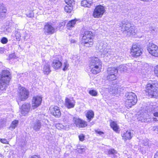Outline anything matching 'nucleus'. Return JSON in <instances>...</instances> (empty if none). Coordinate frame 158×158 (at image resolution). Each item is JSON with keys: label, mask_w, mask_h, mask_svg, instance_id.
I'll return each mask as SVG.
<instances>
[{"label": "nucleus", "mask_w": 158, "mask_h": 158, "mask_svg": "<svg viewBox=\"0 0 158 158\" xmlns=\"http://www.w3.org/2000/svg\"><path fill=\"white\" fill-rule=\"evenodd\" d=\"M129 69V66L127 64L120 65L118 69L114 67H109L107 69V75L104 76V78L110 81L115 80L117 78L118 70L125 72Z\"/></svg>", "instance_id": "obj_1"}, {"label": "nucleus", "mask_w": 158, "mask_h": 158, "mask_svg": "<svg viewBox=\"0 0 158 158\" xmlns=\"http://www.w3.org/2000/svg\"><path fill=\"white\" fill-rule=\"evenodd\" d=\"M89 66L91 72L94 74L99 73L102 69V62L98 58L92 57L89 60Z\"/></svg>", "instance_id": "obj_2"}, {"label": "nucleus", "mask_w": 158, "mask_h": 158, "mask_svg": "<svg viewBox=\"0 0 158 158\" xmlns=\"http://www.w3.org/2000/svg\"><path fill=\"white\" fill-rule=\"evenodd\" d=\"M121 30L124 34L128 36L134 35L135 34L136 27L134 26H131L129 22L127 20H124L121 22Z\"/></svg>", "instance_id": "obj_3"}, {"label": "nucleus", "mask_w": 158, "mask_h": 158, "mask_svg": "<svg viewBox=\"0 0 158 158\" xmlns=\"http://www.w3.org/2000/svg\"><path fill=\"white\" fill-rule=\"evenodd\" d=\"M146 91L151 98H157L158 96V82L155 81L148 83Z\"/></svg>", "instance_id": "obj_4"}, {"label": "nucleus", "mask_w": 158, "mask_h": 158, "mask_svg": "<svg viewBox=\"0 0 158 158\" xmlns=\"http://www.w3.org/2000/svg\"><path fill=\"white\" fill-rule=\"evenodd\" d=\"M11 77V75L10 71L4 70L0 73V81L5 83H9Z\"/></svg>", "instance_id": "obj_5"}, {"label": "nucleus", "mask_w": 158, "mask_h": 158, "mask_svg": "<svg viewBox=\"0 0 158 158\" xmlns=\"http://www.w3.org/2000/svg\"><path fill=\"white\" fill-rule=\"evenodd\" d=\"M92 32L90 31H85L82 38L81 44H83L84 43L89 42V44L93 45V40L92 38Z\"/></svg>", "instance_id": "obj_6"}, {"label": "nucleus", "mask_w": 158, "mask_h": 158, "mask_svg": "<svg viewBox=\"0 0 158 158\" xmlns=\"http://www.w3.org/2000/svg\"><path fill=\"white\" fill-rule=\"evenodd\" d=\"M105 11L104 6L99 5L96 6L93 13V16L95 18H99L102 17Z\"/></svg>", "instance_id": "obj_7"}, {"label": "nucleus", "mask_w": 158, "mask_h": 158, "mask_svg": "<svg viewBox=\"0 0 158 158\" xmlns=\"http://www.w3.org/2000/svg\"><path fill=\"white\" fill-rule=\"evenodd\" d=\"M19 99L22 101H24L27 99L29 95L28 91L23 87L20 88L18 91Z\"/></svg>", "instance_id": "obj_8"}, {"label": "nucleus", "mask_w": 158, "mask_h": 158, "mask_svg": "<svg viewBox=\"0 0 158 158\" xmlns=\"http://www.w3.org/2000/svg\"><path fill=\"white\" fill-rule=\"evenodd\" d=\"M44 32L46 35H51L55 32V29L52 24L48 22L44 25Z\"/></svg>", "instance_id": "obj_9"}, {"label": "nucleus", "mask_w": 158, "mask_h": 158, "mask_svg": "<svg viewBox=\"0 0 158 158\" xmlns=\"http://www.w3.org/2000/svg\"><path fill=\"white\" fill-rule=\"evenodd\" d=\"M143 49L140 47L137 44L133 45L131 50V54L135 57L140 56L142 53Z\"/></svg>", "instance_id": "obj_10"}, {"label": "nucleus", "mask_w": 158, "mask_h": 158, "mask_svg": "<svg viewBox=\"0 0 158 158\" xmlns=\"http://www.w3.org/2000/svg\"><path fill=\"white\" fill-rule=\"evenodd\" d=\"M147 50L149 53L152 55L158 56V47L155 44H149L147 47Z\"/></svg>", "instance_id": "obj_11"}, {"label": "nucleus", "mask_w": 158, "mask_h": 158, "mask_svg": "<svg viewBox=\"0 0 158 158\" xmlns=\"http://www.w3.org/2000/svg\"><path fill=\"white\" fill-rule=\"evenodd\" d=\"M42 101V98L38 96H34L32 100V107L33 109H35L39 106L41 104Z\"/></svg>", "instance_id": "obj_12"}, {"label": "nucleus", "mask_w": 158, "mask_h": 158, "mask_svg": "<svg viewBox=\"0 0 158 158\" xmlns=\"http://www.w3.org/2000/svg\"><path fill=\"white\" fill-rule=\"evenodd\" d=\"M51 114L57 118H59L61 115V112L59 107L57 106H51L50 108Z\"/></svg>", "instance_id": "obj_13"}, {"label": "nucleus", "mask_w": 158, "mask_h": 158, "mask_svg": "<svg viewBox=\"0 0 158 158\" xmlns=\"http://www.w3.org/2000/svg\"><path fill=\"white\" fill-rule=\"evenodd\" d=\"M138 119L142 122L149 123L152 122V119L150 118L149 115L145 113L143 114L139 115L138 117Z\"/></svg>", "instance_id": "obj_14"}, {"label": "nucleus", "mask_w": 158, "mask_h": 158, "mask_svg": "<svg viewBox=\"0 0 158 158\" xmlns=\"http://www.w3.org/2000/svg\"><path fill=\"white\" fill-rule=\"evenodd\" d=\"M75 102L73 98H66L65 101V106L68 109L73 108L75 105Z\"/></svg>", "instance_id": "obj_15"}, {"label": "nucleus", "mask_w": 158, "mask_h": 158, "mask_svg": "<svg viewBox=\"0 0 158 158\" xmlns=\"http://www.w3.org/2000/svg\"><path fill=\"white\" fill-rule=\"evenodd\" d=\"M30 104L28 103H25L21 107V113L23 115L25 116L29 112L30 109Z\"/></svg>", "instance_id": "obj_16"}, {"label": "nucleus", "mask_w": 158, "mask_h": 158, "mask_svg": "<svg viewBox=\"0 0 158 158\" xmlns=\"http://www.w3.org/2000/svg\"><path fill=\"white\" fill-rule=\"evenodd\" d=\"M73 120L75 124L78 127H84L87 125L86 122L79 118H74Z\"/></svg>", "instance_id": "obj_17"}, {"label": "nucleus", "mask_w": 158, "mask_h": 158, "mask_svg": "<svg viewBox=\"0 0 158 158\" xmlns=\"http://www.w3.org/2000/svg\"><path fill=\"white\" fill-rule=\"evenodd\" d=\"M123 139L125 141L127 139H130L133 136V133L130 131H127L122 134Z\"/></svg>", "instance_id": "obj_18"}, {"label": "nucleus", "mask_w": 158, "mask_h": 158, "mask_svg": "<svg viewBox=\"0 0 158 158\" xmlns=\"http://www.w3.org/2000/svg\"><path fill=\"white\" fill-rule=\"evenodd\" d=\"M62 63L57 58L53 60L52 66L55 69H59L62 66Z\"/></svg>", "instance_id": "obj_19"}, {"label": "nucleus", "mask_w": 158, "mask_h": 158, "mask_svg": "<svg viewBox=\"0 0 158 158\" xmlns=\"http://www.w3.org/2000/svg\"><path fill=\"white\" fill-rule=\"evenodd\" d=\"M126 99L136 102H137V97L135 94L132 92L127 94Z\"/></svg>", "instance_id": "obj_20"}, {"label": "nucleus", "mask_w": 158, "mask_h": 158, "mask_svg": "<svg viewBox=\"0 0 158 158\" xmlns=\"http://www.w3.org/2000/svg\"><path fill=\"white\" fill-rule=\"evenodd\" d=\"M43 71L44 74H48L51 72L50 64L46 63L43 67Z\"/></svg>", "instance_id": "obj_21"}, {"label": "nucleus", "mask_w": 158, "mask_h": 158, "mask_svg": "<svg viewBox=\"0 0 158 158\" xmlns=\"http://www.w3.org/2000/svg\"><path fill=\"white\" fill-rule=\"evenodd\" d=\"M93 4L92 0H84L81 3L82 6L87 7H90Z\"/></svg>", "instance_id": "obj_22"}, {"label": "nucleus", "mask_w": 158, "mask_h": 158, "mask_svg": "<svg viewBox=\"0 0 158 158\" xmlns=\"http://www.w3.org/2000/svg\"><path fill=\"white\" fill-rule=\"evenodd\" d=\"M116 85H113L108 88V91L110 94L115 95L116 94Z\"/></svg>", "instance_id": "obj_23"}, {"label": "nucleus", "mask_w": 158, "mask_h": 158, "mask_svg": "<svg viewBox=\"0 0 158 158\" xmlns=\"http://www.w3.org/2000/svg\"><path fill=\"white\" fill-rule=\"evenodd\" d=\"M41 125L39 120H37L34 124L33 129L35 131H38L41 128Z\"/></svg>", "instance_id": "obj_24"}, {"label": "nucleus", "mask_w": 158, "mask_h": 158, "mask_svg": "<svg viewBox=\"0 0 158 158\" xmlns=\"http://www.w3.org/2000/svg\"><path fill=\"white\" fill-rule=\"evenodd\" d=\"M76 22V19L72 20L69 21L67 24V27L68 29L70 30L72 28L74 27Z\"/></svg>", "instance_id": "obj_25"}, {"label": "nucleus", "mask_w": 158, "mask_h": 158, "mask_svg": "<svg viewBox=\"0 0 158 158\" xmlns=\"http://www.w3.org/2000/svg\"><path fill=\"white\" fill-rule=\"evenodd\" d=\"M136 103V102L126 99L125 105L128 108H131L132 106L135 105Z\"/></svg>", "instance_id": "obj_26"}, {"label": "nucleus", "mask_w": 158, "mask_h": 158, "mask_svg": "<svg viewBox=\"0 0 158 158\" xmlns=\"http://www.w3.org/2000/svg\"><path fill=\"white\" fill-rule=\"evenodd\" d=\"M110 126L115 131L117 132L118 131L119 128V127L116 123L114 121H112L110 123Z\"/></svg>", "instance_id": "obj_27"}, {"label": "nucleus", "mask_w": 158, "mask_h": 158, "mask_svg": "<svg viewBox=\"0 0 158 158\" xmlns=\"http://www.w3.org/2000/svg\"><path fill=\"white\" fill-rule=\"evenodd\" d=\"M39 117L42 122L47 124L48 122V120H47V116H46L44 114H41L39 115Z\"/></svg>", "instance_id": "obj_28"}, {"label": "nucleus", "mask_w": 158, "mask_h": 158, "mask_svg": "<svg viewBox=\"0 0 158 158\" xmlns=\"http://www.w3.org/2000/svg\"><path fill=\"white\" fill-rule=\"evenodd\" d=\"M94 115V113L92 111H89L87 112L86 117L89 122L90 121L91 119L93 118Z\"/></svg>", "instance_id": "obj_29"}, {"label": "nucleus", "mask_w": 158, "mask_h": 158, "mask_svg": "<svg viewBox=\"0 0 158 158\" xmlns=\"http://www.w3.org/2000/svg\"><path fill=\"white\" fill-rule=\"evenodd\" d=\"M6 9L3 6H1L0 9V18L4 17L6 15Z\"/></svg>", "instance_id": "obj_30"}, {"label": "nucleus", "mask_w": 158, "mask_h": 158, "mask_svg": "<svg viewBox=\"0 0 158 158\" xmlns=\"http://www.w3.org/2000/svg\"><path fill=\"white\" fill-rule=\"evenodd\" d=\"M9 83H5L0 81V90H4L6 89L7 87V85H8Z\"/></svg>", "instance_id": "obj_31"}, {"label": "nucleus", "mask_w": 158, "mask_h": 158, "mask_svg": "<svg viewBox=\"0 0 158 158\" xmlns=\"http://www.w3.org/2000/svg\"><path fill=\"white\" fill-rule=\"evenodd\" d=\"M18 120H15L13 121L10 127H9L10 129L12 130L14 129L18 126Z\"/></svg>", "instance_id": "obj_32"}, {"label": "nucleus", "mask_w": 158, "mask_h": 158, "mask_svg": "<svg viewBox=\"0 0 158 158\" xmlns=\"http://www.w3.org/2000/svg\"><path fill=\"white\" fill-rule=\"evenodd\" d=\"M72 4H69L65 6L64 8V11L67 13L71 12L73 10V7L71 6Z\"/></svg>", "instance_id": "obj_33"}, {"label": "nucleus", "mask_w": 158, "mask_h": 158, "mask_svg": "<svg viewBox=\"0 0 158 158\" xmlns=\"http://www.w3.org/2000/svg\"><path fill=\"white\" fill-rule=\"evenodd\" d=\"M89 93L93 96H97L98 95L97 92L94 89L90 90L89 92Z\"/></svg>", "instance_id": "obj_34"}, {"label": "nucleus", "mask_w": 158, "mask_h": 158, "mask_svg": "<svg viewBox=\"0 0 158 158\" xmlns=\"http://www.w3.org/2000/svg\"><path fill=\"white\" fill-rule=\"evenodd\" d=\"M15 35L16 39L17 40H20L21 37V35L20 32L18 31H16L15 32Z\"/></svg>", "instance_id": "obj_35"}, {"label": "nucleus", "mask_w": 158, "mask_h": 158, "mask_svg": "<svg viewBox=\"0 0 158 158\" xmlns=\"http://www.w3.org/2000/svg\"><path fill=\"white\" fill-rule=\"evenodd\" d=\"M109 154L115 155L117 153V152L114 149L111 148L109 149L108 151Z\"/></svg>", "instance_id": "obj_36"}, {"label": "nucleus", "mask_w": 158, "mask_h": 158, "mask_svg": "<svg viewBox=\"0 0 158 158\" xmlns=\"http://www.w3.org/2000/svg\"><path fill=\"white\" fill-rule=\"evenodd\" d=\"M55 126L58 129H61L63 128L64 127V126L61 123H56Z\"/></svg>", "instance_id": "obj_37"}, {"label": "nucleus", "mask_w": 158, "mask_h": 158, "mask_svg": "<svg viewBox=\"0 0 158 158\" xmlns=\"http://www.w3.org/2000/svg\"><path fill=\"white\" fill-rule=\"evenodd\" d=\"M149 31L152 33H154L156 31V29L155 27L152 26H150L149 27Z\"/></svg>", "instance_id": "obj_38"}, {"label": "nucleus", "mask_w": 158, "mask_h": 158, "mask_svg": "<svg viewBox=\"0 0 158 158\" xmlns=\"http://www.w3.org/2000/svg\"><path fill=\"white\" fill-rule=\"evenodd\" d=\"M27 17L29 18H32L34 17V14L33 11L30 12L26 14Z\"/></svg>", "instance_id": "obj_39"}, {"label": "nucleus", "mask_w": 158, "mask_h": 158, "mask_svg": "<svg viewBox=\"0 0 158 158\" xmlns=\"http://www.w3.org/2000/svg\"><path fill=\"white\" fill-rule=\"evenodd\" d=\"M63 66L64 67L63 69V70L64 71L66 70L69 67V64L67 62H64V63Z\"/></svg>", "instance_id": "obj_40"}, {"label": "nucleus", "mask_w": 158, "mask_h": 158, "mask_svg": "<svg viewBox=\"0 0 158 158\" xmlns=\"http://www.w3.org/2000/svg\"><path fill=\"white\" fill-rule=\"evenodd\" d=\"M116 91L117 92L116 94H119L121 92H122L123 89L121 88L118 85H116Z\"/></svg>", "instance_id": "obj_41"}, {"label": "nucleus", "mask_w": 158, "mask_h": 158, "mask_svg": "<svg viewBox=\"0 0 158 158\" xmlns=\"http://www.w3.org/2000/svg\"><path fill=\"white\" fill-rule=\"evenodd\" d=\"M1 42L3 44H5L7 42L8 40L6 38L3 37L1 39Z\"/></svg>", "instance_id": "obj_42"}, {"label": "nucleus", "mask_w": 158, "mask_h": 158, "mask_svg": "<svg viewBox=\"0 0 158 158\" xmlns=\"http://www.w3.org/2000/svg\"><path fill=\"white\" fill-rule=\"evenodd\" d=\"M110 49H109L107 48H105L102 51L104 55L106 54L107 53H108V52L110 51Z\"/></svg>", "instance_id": "obj_43"}, {"label": "nucleus", "mask_w": 158, "mask_h": 158, "mask_svg": "<svg viewBox=\"0 0 158 158\" xmlns=\"http://www.w3.org/2000/svg\"><path fill=\"white\" fill-rule=\"evenodd\" d=\"M85 136L83 134H81L79 135V138L80 140L81 141H83L85 139Z\"/></svg>", "instance_id": "obj_44"}, {"label": "nucleus", "mask_w": 158, "mask_h": 158, "mask_svg": "<svg viewBox=\"0 0 158 158\" xmlns=\"http://www.w3.org/2000/svg\"><path fill=\"white\" fill-rule=\"evenodd\" d=\"M65 2L68 5L69 4H72L74 2V0H64Z\"/></svg>", "instance_id": "obj_45"}, {"label": "nucleus", "mask_w": 158, "mask_h": 158, "mask_svg": "<svg viewBox=\"0 0 158 158\" xmlns=\"http://www.w3.org/2000/svg\"><path fill=\"white\" fill-rule=\"evenodd\" d=\"M154 72L156 76L158 77V65L155 67Z\"/></svg>", "instance_id": "obj_46"}, {"label": "nucleus", "mask_w": 158, "mask_h": 158, "mask_svg": "<svg viewBox=\"0 0 158 158\" xmlns=\"http://www.w3.org/2000/svg\"><path fill=\"white\" fill-rule=\"evenodd\" d=\"M78 152L80 153L84 152L85 151V149L84 148H78L77 149Z\"/></svg>", "instance_id": "obj_47"}, {"label": "nucleus", "mask_w": 158, "mask_h": 158, "mask_svg": "<svg viewBox=\"0 0 158 158\" xmlns=\"http://www.w3.org/2000/svg\"><path fill=\"white\" fill-rule=\"evenodd\" d=\"M0 141L1 142L4 143L6 144L7 143V140L5 139H1L0 140Z\"/></svg>", "instance_id": "obj_48"}, {"label": "nucleus", "mask_w": 158, "mask_h": 158, "mask_svg": "<svg viewBox=\"0 0 158 158\" xmlns=\"http://www.w3.org/2000/svg\"><path fill=\"white\" fill-rule=\"evenodd\" d=\"M83 45H84L85 46H86V47H91V46L93 45L89 44V42L87 43H84V44Z\"/></svg>", "instance_id": "obj_49"}, {"label": "nucleus", "mask_w": 158, "mask_h": 158, "mask_svg": "<svg viewBox=\"0 0 158 158\" xmlns=\"http://www.w3.org/2000/svg\"><path fill=\"white\" fill-rule=\"evenodd\" d=\"M15 57V56L14 54H10L9 56V57L10 59L12 58H14Z\"/></svg>", "instance_id": "obj_50"}, {"label": "nucleus", "mask_w": 158, "mask_h": 158, "mask_svg": "<svg viewBox=\"0 0 158 158\" xmlns=\"http://www.w3.org/2000/svg\"><path fill=\"white\" fill-rule=\"evenodd\" d=\"M157 129V126H154L152 127V130L153 131H155V132L156 133Z\"/></svg>", "instance_id": "obj_51"}, {"label": "nucleus", "mask_w": 158, "mask_h": 158, "mask_svg": "<svg viewBox=\"0 0 158 158\" xmlns=\"http://www.w3.org/2000/svg\"><path fill=\"white\" fill-rule=\"evenodd\" d=\"M154 116L156 117H158V112H155L153 113Z\"/></svg>", "instance_id": "obj_52"}, {"label": "nucleus", "mask_w": 158, "mask_h": 158, "mask_svg": "<svg viewBox=\"0 0 158 158\" xmlns=\"http://www.w3.org/2000/svg\"><path fill=\"white\" fill-rule=\"evenodd\" d=\"M96 132L99 135H101L104 133L103 132L100 131H96Z\"/></svg>", "instance_id": "obj_53"}, {"label": "nucleus", "mask_w": 158, "mask_h": 158, "mask_svg": "<svg viewBox=\"0 0 158 158\" xmlns=\"http://www.w3.org/2000/svg\"><path fill=\"white\" fill-rule=\"evenodd\" d=\"M4 49L3 48L0 47V53H2L4 52Z\"/></svg>", "instance_id": "obj_54"}, {"label": "nucleus", "mask_w": 158, "mask_h": 158, "mask_svg": "<svg viewBox=\"0 0 158 158\" xmlns=\"http://www.w3.org/2000/svg\"><path fill=\"white\" fill-rule=\"evenodd\" d=\"M31 158H40V157L37 155H34L31 157Z\"/></svg>", "instance_id": "obj_55"}, {"label": "nucleus", "mask_w": 158, "mask_h": 158, "mask_svg": "<svg viewBox=\"0 0 158 158\" xmlns=\"http://www.w3.org/2000/svg\"><path fill=\"white\" fill-rule=\"evenodd\" d=\"M70 41L71 43H75L76 42V41L74 39L71 40Z\"/></svg>", "instance_id": "obj_56"}, {"label": "nucleus", "mask_w": 158, "mask_h": 158, "mask_svg": "<svg viewBox=\"0 0 158 158\" xmlns=\"http://www.w3.org/2000/svg\"><path fill=\"white\" fill-rule=\"evenodd\" d=\"M156 156L158 157V152H156V154L155 155V158H156Z\"/></svg>", "instance_id": "obj_57"}, {"label": "nucleus", "mask_w": 158, "mask_h": 158, "mask_svg": "<svg viewBox=\"0 0 158 158\" xmlns=\"http://www.w3.org/2000/svg\"><path fill=\"white\" fill-rule=\"evenodd\" d=\"M153 120L154 121H156L157 120V118H153Z\"/></svg>", "instance_id": "obj_58"}, {"label": "nucleus", "mask_w": 158, "mask_h": 158, "mask_svg": "<svg viewBox=\"0 0 158 158\" xmlns=\"http://www.w3.org/2000/svg\"><path fill=\"white\" fill-rule=\"evenodd\" d=\"M148 144V142H146L145 143H143V145L145 146H146V145H147Z\"/></svg>", "instance_id": "obj_59"}, {"label": "nucleus", "mask_w": 158, "mask_h": 158, "mask_svg": "<svg viewBox=\"0 0 158 158\" xmlns=\"http://www.w3.org/2000/svg\"><path fill=\"white\" fill-rule=\"evenodd\" d=\"M142 1H143L144 2H148V1L149 0H141Z\"/></svg>", "instance_id": "obj_60"}, {"label": "nucleus", "mask_w": 158, "mask_h": 158, "mask_svg": "<svg viewBox=\"0 0 158 158\" xmlns=\"http://www.w3.org/2000/svg\"><path fill=\"white\" fill-rule=\"evenodd\" d=\"M156 133H158V126H157V129Z\"/></svg>", "instance_id": "obj_61"}, {"label": "nucleus", "mask_w": 158, "mask_h": 158, "mask_svg": "<svg viewBox=\"0 0 158 158\" xmlns=\"http://www.w3.org/2000/svg\"><path fill=\"white\" fill-rule=\"evenodd\" d=\"M156 111V110H154V111Z\"/></svg>", "instance_id": "obj_62"}, {"label": "nucleus", "mask_w": 158, "mask_h": 158, "mask_svg": "<svg viewBox=\"0 0 158 158\" xmlns=\"http://www.w3.org/2000/svg\"><path fill=\"white\" fill-rule=\"evenodd\" d=\"M153 108H154L155 109V107H153Z\"/></svg>", "instance_id": "obj_63"}]
</instances>
